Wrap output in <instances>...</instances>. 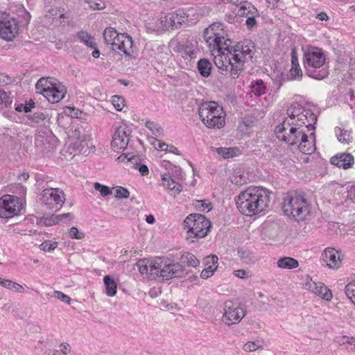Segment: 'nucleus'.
I'll return each mask as SVG.
<instances>
[{
	"label": "nucleus",
	"instance_id": "1",
	"mask_svg": "<svg viewBox=\"0 0 355 355\" xmlns=\"http://www.w3.org/2000/svg\"><path fill=\"white\" fill-rule=\"evenodd\" d=\"M285 119L276 127L275 132L277 138L289 146L298 144V149L304 154L313 153L315 150V132L310 133L309 139L307 135L309 130H306V127L295 126V123Z\"/></svg>",
	"mask_w": 355,
	"mask_h": 355
},
{
	"label": "nucleus",
	"instance_id": "2",
	"mask_svg": "<svg viewBox=\"0 0 355 355\" xmlns=\"http://www.w3.org/2000/svg\"><path fill=\"white\" fill-rule=\"evenodd\" d=\"M270 191L260 187H250L241 192L236 199L239 211L252 216L265 212L269 206Z\"/></svg>",
	"mask_w": 355,
	"mask_h": 355
},
{
	"label": "nucleus",
	"instance_id": "3",
	"mask_svg": "<svg viewBox=\"0 0 355 355\" xmlns=\"http://www.w3.org/2000/svg\"><path fill=\"white\" fill-rule=\"evenodd\" d=\"M311 204L304 192L291 191L284 198L282 211L284 215L295 220H304L310 215Z\"/></svg>",
	"mask_w": 355,
	"mask_h": 355
},
{
	"label": "nucleus",
	"instance_id": "4",
	"mask_svg": "<svg viewBox=\"0 0 355 355\" xmlns=\"http://www.w3.org/2000/svg\"><path fill=\"white\" fill-rule=\"evenodd\" d=\"M304 65L306 74L312 78L322 80L329 75L324 55L319 48L313 47L304 53Z\"/></svg>",
	"mask_w": 355,
	"mask_h": 355
},
{
	"label": "nucleus",
	"instance_id": "5",
	"mask_svg": "<svg viewBox=\"0 0 355 355\" xmlns=\"http://www.w3.org/2000/svg\"><path fill=\"white\" fill-rule=\"evenodd\" d=\"M254 48L253 42L248 40L239 42L234 46L233 54L231 56L234 60V64L232 65V69L229 71L232 78H239L243 69L244 63L253 58Z\"/></svg>",
	"mask_w": 355,
	"mask_h": 355
},
{
	"label": "nucleus",
	"instance_id": "6",
	"mask_svg": "<svg viewBox=\"0 0 355 355\" xmlns=\"http://www.w3.org/2000/svg\"><path fill=\"white\" fill-rule=\"evenodd\" d=\"M198 114L203 123L209 128H221L225 125V112L223 107L215 101L202 103Z\"/></svg>",
	"mask_w": 355,
	"mask_h": 355
},
{
	"label": "nucleus",
	"instance_id": "7",
	"mask_svg": "<svg viewBox=\"0 0 355 355\" xmlns=\"http://www.w3.org/2000/svg\"><path fill=\"white\" fill-rule=\"evenodd\" d=\"M153 269L155 270L154 275L165 280L182 278L187 275L184 266L164 257H156Z\"/></svg>",
	"mask_w": 355,
	"mask_h": 355
},
{
	"label": "nucleus",
	"instance_id": "8",
	"mask_svg": "<svg viewBox=\"0 0 355 355\" xmlns=\"http://www.w3.org/2000/svg\"><path fill=\"white\" fill-rule=\"evenodd\" d=\"M35 89L37 93L42 94L51 103L60 102L67 92L65 86L52 77L40 78Z\"/></svg>",
	"mask_w": 355,
	"mask_h": 355
},
{
	"label": "nucleus",
	"instance_id": "9",
	"mask_svg": "<svg viewBox=\"0 0 355 355\" xmlns=\"http://www.w3.org/2000/svg\"><path fill=\"white\" fill-rule=\"evenodd\" d=\"M286 114L289 116L286 119L293 121L295 126L306 127V130L314 132L318 119L316 115L311 110L296 103L287 109Z\"/></svg>",
	"mask_w": 355,
	"mask_h": 355
},
{
	"label": "nucleus",
	"instance_id": "10",
	"mask_svg": "<svg viewBox=\"0 0 355 355\" xmlns=\"http://www.w3.org/2000/svg\"><path fill=\"white\" fill-rule=\"evenodd\" d=\"M183 226L184 229L187 230L188 236L203 238L207 235L211 225L205 216L191 214L184 219Z\"/></svg>",
	"mask_w": 355,
	"mask_h": 355
},
{
	"label": "nucleus",
	"instance_id": "11",
	"mask_svg": "<svg viewBox=\"0 0 355 355\" xmlns=\"http://www.w3.org/2000/svg\"><path fill=\"white\" fill-rule=\"evenodd\" d=\"M41 201L47 209L57 211L62 207L65 194L59 188L47 187L42 192Z\"/></svg>",
	"mask_w": 355,
	"mask_h": 355
},
{
	"label": "nucleus",
	"instance_id": "12",
	"mask_svg": "<svg viewBox=\"0 0 355 355\" xmlns=\"http://www.w3.org/2000/svg\"><path fill=\"white\" fill-rule=\"evenodd\" d=\"M203 37L205 42L209 48L211 46H220L221 40L227 37L225 26L220 22H215L205 28L203 32Z\"/></svg>",
	"mask_w": 355,
	"mask_h": 355
},
{
	"label": "nucleus",
	"instance_id": "13",
	"mask_svg": "<svg viewBox=\"0 0 355 355\" xmlns=\"http://www.w3.org/2000/svg\"><path fill=\"white\" fill-rule=\"evenodd\" d=\"M22 209V204L17 196L5 195L0 198V217L12 218Z\"/></svg>",
	"mask_w": 355,
	"mask_h": 355
},
{
	"label": "nucleus",
	"instance_id": "14",
	"mask_svg": "<svg viewBox=\"0 0 355 355\" xmlns=\"http://www.w3.org/2000/svg\"><path fill=\"white\" fill-rule=\"evenodd\" d=\"M17 34L16 20L6 12H0V37L6 41H12Z\"/></svg>",
	"mask_w": 355,
	"mask_h": 355
},
{
	"label": "nucleus",
	"instance_id": "15",
	"mask_svg": "<svg viewBox=\"0 0 355 355\" xmlns=\"http://www.w3.org/2000/svg\"><path fill=\"white\" fill-rule=\"evenodd\" d=\"M244 310L234 304L231 301L226 302L224 304V314L226 323L228 324L239 323L245 316Z\"/></svg>",
	"mask_w": 355,
	"mask_h": 355
},
{
	"label": "nucleus",
	"instance_id": "16",
	"mask_svg": "<svg viewBox=\"0 0 355 355\" xmlns=\"http://www.w3.org/2000/svg\"><path fill=\"white\" fill-rule=\"evenodd\" d=\"M131 131L125 125L117 127L112 137V146L119 150H125L130 141Z\"/></svg>",
	"mask_w": 355,
	"mask_h": 355
},
{
	"label": "nucleus",
	"instance_id": "17",
	"mask_svg": "<svg viewBox=\"0 0 355 355\" xmlns=\"http://www.w3.org/2000/svg\"><path fill=\"white\" fill-rule=\"evenodd\" d=\"M114 42L111 44V49L112 51H120L127 56H131L133 51L132 50L133 46L132 38L128 34H118L117 37L114 39Z\"/></svg>",
	"mask_w": 355,
	"mask_h": 355
},
{
	"label": "nucleus",
	"instance_id": "18",
	"mask_svg": "<svg viewBox=\"0 0 355 355\" xmlns=\"http://www.w3.org/2000/svg\"><path fill=\"white\" fill-rule=\"evenodd\" d=\"M173 170L176 174V176L173 175V173L170 172L164 173L162 175V184L166 187L171 192V195L175 196L180 193L182 189V185L177 182L174 178L181 175L182 171L180 167L173 166Z\"/></svg>",
	"mask_w": 355,
	"mask_h": 355
},
{
	"label": "nucleus",
	"instance_id": "19",
	"mask_svg": "<svg viewBox=\"0 0 355 355\" xmlns=\"http://www.w3.org/2000/svg\"><path fill=\"white\" fill-rule=\"evenodd\" d=\"M210 49L211 55L214 56V61L216 66L222 71H228L232 69V65L234 64L233 59L231 55H227L219 48L218 49Z\"/></svg>",
	"mask_w": 355,
	"mask_h": 355
},
{
	"label": "nucleus",
	"instance_id": "20",
	"mask_svg": "<svg viewBox=\"0 0 355 355\" xmlns=\"http://www.w3.org/2000/svg\"><path fill=\"white\" fill-rule=\"evenodd\" d=\"M321 259L329 268L337 269L342 263L340 254L338 250L332 248H327L321 255Z\"/></svg>",
	"mask_w": 355,
	"mask_h": 355
},
{
	"label": "nucleus",
	"instance_id": "21",
	"mask_svg": "<svg viewBox=\"0 0 355 355\" xmlns=\"http://www.w3.org/2000/svg\"><path fill=\"white\" fill-rule=\"evenodd\" d=\"M237 15L247 17L245 24L248 28H252L257 24L255 16L259 15L258 10L251 3L245 2L239 7Z\"/></svg>",
	"mask_w": 355,
	"mask_h": 355
},
{
	"label": "nucleus",
	"instance_id": "22",
	"mask_svg": "<svg viewBox=\"0 0 355 355\" xmlns=\"http://www.w3.org/2000/svg\"><path fill=\"white\" fill-rule=\"evenodd\" d=\"M330 162L339 168H349L354 164V157L349 153H338L331 158Z\"/></svg>",
	"mask_w": 355,
	"mask_h": 355
},
{
	"label": "nucleus",
	"instance_id": "23",
	"mask_svg": "<svg viewBox=\"0 0 355 355\" xmlns=\"http://www.w3.org/2000/svg\"><path fill=\"white\" fill-rule=\"evenodd\" d=\"M306 286H309V289H310L313 293L321 297L322 299L327 301L331 300V292L324 284L320 282L318 284L315 282H310L306 284Z\"/></svg>",
	"mask_w": 355,
	"mask_h": 355
},
{
	"label": "nucleus",
	"instance_id": "24",
	"mask_svg": "<svg viewBox=\"0 0 355 355\" xmlns=\"http://www.w3.org/2000/svg\"><path fill=\"white\" fill-rule=\"evenodd\" d=\"M218 258L216 255H210L204 259L205 264L208 266L201 272L200 277L202 279H207L213 275L218 267Z\"/></svg>",
	"mask_w": 355,
	"mask_h": 355
},
{
	"label": "nucleus",
	"instance_id": "25",
	"mask_svg": "<svg viewBox=\"0 0 355 355\" xmlns=\"http://www.w3.org/2000/svg\"><path fill=\"white\" fill-rule=\"evenodd\" d=\"M154 260H148L146 259H139L136 263L139 271L141 274H154V269H153V265Z\"/></svg>",
	"mask_w": 355,
	"mask_h": 355
},
{
	"label": "nucleus",
	"instance_id": "26",
	"mask_svg": "<svg viewBox=\"0 0 355 355\" xmlns=\"http://www.w3.org/2000/svg\"><path fill=\"white\" fill-rule=\"evenodd\" d=\"M187 17H186L183 12H173L169 18L168 23L173 28H178L181 25L185 22Z\"/></svg>",
	"mask_w": 355,
	"mask_h": 355
},
{
	"label": "nucleus",
	"instance_id": "27",
	"mask_svg": "<svg viewBox=\"0 0 355 355\" xmlns=\"http://www.w3.org/2000/svg\"><path fill=\"white\" fill-rule=\"evenodd\" d=\"M180 264L187 265V266L196 267L200 264V261L191 253L184 252L180 258Z\"/></svg>",
	"mask_w": 355,
	"mask_h": 355
},
{
	"label": "nucleus",
	"instance_id": "28",
	"mask_svg": "<svg viewBox=\"0 0 355 355\" xmlns=\"http://www.w3.org/2000/svg\"><path fill=\"white\" fill-rule=\"evenodd\" d=\"M197 68L200 74L203 77H208L211 74V64L205 58L200 59L197 63Z\"/></svg>",
	"mask_w": 355,
	"mask_h": 355
},
{
	"label": "nucleus",
	"instance_id": "29",
	"mask_svg": "<svg viewBox=\"0 0 355 355\" xmlns=\"http://www.w3.org/2000/svg\"><path fill=\"white\" fill-rule=\"evenodd\" d=\"M104 284L105 286L106 294L108 296H114L116 293L117 285L115 280L110 275H106L103 278Z\"/></svg>",
	"mask_w": 355,
	"mask_h": 355
},
{
	"label": "nucleus",
	"instance_id": "30",
	"mask_svg": "<svg viewBox=\"0 0 355 355\" xmlns=\"http://www.w3.org/2000/svg\"><path fill=\"white\" fill-rule=\"evenodd\" d=\"M277 266L281 268L293 269L299 266L298 261L292 257H284L278 260Z\"/></svg>",
	"mask_w": 355,
	"mask_h": 355
},
{
	"label": "nucleus",
	"instance_id": "31",
	"mask_svg": "<svg viewBox=\"0 0 355 355\" xmlns=\"http://www.w3.org/2000/svg\"><path fill=\"white\" fill-rule=\"evenodd\" d=\"M128 162H130L134 167L139 170L141 175H146L148 174L149 171L146 165L140 163L139 156L132 155L128 158Z\"/></svg>",
	"mask_w": 355,
	"mask_h": 355
},
{
	"label": "nucleus",
	"instance_id": "32",
	"mask_svg": "<svg viewBox=\"0 0 355 355\" xmlns=\"http://www.w3.org/2000/svg\"><path fill=\"white\" fill-rule=\"evenodd\" d=\"M251 92L256 96H261L266 93V87L262 80H257L251 83Z\"/></svg>",
	"mask_w": 355,
	"mask_h": 355
},
{
	"label": "nucleus",
	"instance_id": "33",
	"mask_svg": "<svg viewBox=\"0 0 355 355\" xmlns=\"http://www.w3.org/2000/svg\"><path fill=\"white\" fill-rule=\"evenodd\" d=\"M118 34L114 28H106L103 33L105 43L107 45H111L112 42H114V39L117 37Z\"/></svg>",
	"mask_w": 355,
	"mask_h": 355
},
{
	"label": "nucleus",
	"instance_id": "34",
	"mask_svg": "<svg viewBox=\"0 0 355 355\" xmlns=\"http://www.w3.org/2000/svg\"><path fill=\"white\" fill-rule=\"evenodd\" d=\"M232 41L227 37L224 40H221V45L220 46H211L212 49H220L221 51H224L227 55H232L233 47L231 46Z\"/></svg>",
	"mask_w": 355,
	"mask_h": 355
},
{
	"label": "nucleus",
	"instance_id": "35",
	"mask_svg": "<svg viewBox=\"0 0 355 355\" xmlns=\"http://www.w3.org/2000/svg\"><path fill=\"white\" fill-rule=\"evenodd\" d=\"M77 36L80 40L87 46L90 48H95L96 43L93 41L92 36L87 32L83 31H79L77 34Z\"/></svg>",
	"mask_w": 355,
	"mask_h": 355
},
{
	"label": "nucleus",
	"instance_id": "36",
	"mask_svg": "<svg viewBox=\"0 0 355 355\" xmlns=\"http://www.w3.org/2000/svg\"><path fill=\"white\" fill-rule=\"evenodd\" d=\"M10 93H7L4 90L0 89V109L10 106L12 102V97Z\"/></svg>",
	"mask_w": 355,
	"mask_h": 355
},
{
	"label": "nucleus",
	"instance_id": "37",
	"mask_svg": "<svg viewBox=\"0 0 355 355\" xmlns=\"http://www.w3.org/2000/svg\"><path fill=\"white\" fill-rule=\"evenodd\" d=\"M345 292L347 297L355 304V280L346 285Z\"/></svg>",
	"mask_w": 355,
	"mask_h": 355
},
{
	"label": "nucleus",
	"instance_id": "38",
	"mask_svg": "<svg viewBox=\"0 0 355 355\" xmlns=\"http://www.w3.org/2000/svg\"><path fill=\"white\" fill-rule=\"evenodd\" d=\"M262 347V345L260 343V341L257 340V342L249 341L243 345V350L248 352H254L258 349Z\"/></svg>",
	"mask_w": 355,
	"mask_h": 355
},
{
	"label": "nucleus",
	"instance_id": "39",
	"mask_svg": "<svg viewBox=\"0 0 355 355\" xmlns=\"http://www.w3.org/2000/svg\"><path fill=\"white\" fill-rule=\"evenodd\" d=\"M216 151L218 154L222 155L225 159L232 157L234 156V148H217Z\"/></svg>",
	"mask_w": 355,
	"mask_h": 355
},
{
	"label": "nucleus",
	"instance_id": "40",
	"mask_svg": "<svg viewBox=\"0 0 355 355\" xmlns=\"http://www.w3.org/2000/svg\"><path fill=\"white\" fill-rule=\"evenodd\" d=\"M94 187L96 191H98L101 193V195L103 197L112 194V189L105 185H103L99 182H95Z\"/></svg>",
	"mask_w": 355,
	"mask_h": 355
},
{
	"label": "nucleus",
	"instance_id": "41",
	"mask_svg": "<svg viewBox=\"0 0 355 355\" xmlns=\"http://www.w3.org/2000/svg\"><path fill=\"white\" fill-rule=\"evenodd\" d=\"M238 254L241 259L246 263H249L253 259L252 257V253L249 250L240 249L238 250Z\"/></svg>",
	"mask_w": 355,
	"mask_h": 355
},
{
	"label": "nucleus",
	"instance_id": "42",
	"mask_svg": "<svg viewBox=\"0 0 355 355\" xmlns=\"http://www.w3.org/2000/svg\"><path fill=\"white\" fill-rule=\"evenodd\" d=\"M112 103L115 109L118 111L122 110L123 107L125 105L124 98L119 96H112Z\"/></svg>",
	"mask_w": 355,
	"mask_h": 355
},
{
	"label": "nucleus",
	"instance_id": "43",
	"mask_svg": "<svg viewBox=\"0 0 355 355\" xmlns=\"http://www.w3.org/2000/svg\"><path fill=\"white\" fill-rule=\"evenodd\" d=\"M89 7L94 10H101L105 7V4L102 0H85Z\"/></svg>",
	"mask_w": 355,
	"mask_h": 355
},
{
	"label": "nucleus",
	"instance_id": "44",
	"mask_svg": "<svg viewBox=\"0 0 355 355\" xmlns=\"http://www.w3.org/2000/svg\"><path fill=\"white\" fill-rule=\"evenodd\" d=\"M35 106V103L31 100L28 103L26 104H18L15 105V110L17 112H21L24 111L26 113H28L31 111V108Z\"/></svg>",
	"mask_w": 355,
	"mask_h": 355
},
{
	"label": "nucleus",
	"instance_id": "45",
	"mask_svg": "<svg viewBox=\"0 0 355 355\" xmlns=\"http://www.w3.org/2000/svg\"><path fill=\"white\" fill-rule=\"evenodd\" d=\"M58 246L57 242H49L45 241L40 245V248L42 250L51 252L54 250Z\"/></svg>",
	"mask_w": 355,
	"mask_h": 355
},
{
	"label": "nucleus",
	"instance_id": "46",
	"mask_svg": "<svg viewBox=\"0 0 355 355\" xmlns=\"http://www.w3.org/2000/svg\"><path fill=\"white\" fill-rule=\"evenodd\" d=\"M130 196L128 190L122 187H118L116 189L115 197L118 199L128 198Z\"/></svg>",
	"mask_w": 355,
	"mask_h": 355
},
{
	"label": "nucleus",
	"instance_id": "47",
	"mask_svg": "<svg viewBox=\"0 0 355 355\" xmlns=\"http://www.w3.org/2000/svg\"><path fill=\"white\" fill-rule=\"evenodd\" d=\"M290 73L292 76V79L300 80L302 77V71L300 69V65H298V67H291Z\"/></svg>",
	"mask_w": 355,
	"mask_h": 355
},
{
	"label": "nucleus",
	"instance_id": "48",
	"mask_svg": "<svg viewBox=\"0 0 355 355\" xmlns=\"http://www.w3.org/2000/svg\"><path fill=\"white\" fill-rule=\"evenodd\" d=\"M46 117V115L42 112H35L33 114H30L28 118L31 119L33 121L39 123L40 122L44 121Z\"/></svg>",
	"mask_w": 355,
	"mask_h": 355
},
{
	"label": "nucleus",
	"instance_id": "49",
	"mask_svg": "<svg viewBox=\"0 0 355 355\" xmlns=\"http://www.w3.org/2000/svg\"><path fill=\"white\" fill-rule=\"evenodd\" d=\"M69 235L72 239H81L85 236L84 233L79 232L78 230L76 227H72L70 229Z\"/></svg>",
	"mask_w": 355,
	"mask_h": 355
},
{
	"label": "nucleus",
	"instance_id": "50",
	"mask_svg": "<svg viewBox=\"0 0 355 355\" xmlns=\"http://www.w3.org/2000/svg\"><path fill=\"white\" fill-rule=\"evenodd\" d=\"M55 297L58 298V300H62V302L69 304H70V302H71V298L64 294L61 291H54V295H53Z\"/></svg>",
	"mask_w": 355,
	"mask_h": 355
},
{
	"label": "nucleus",
	"instance_id": "51",
	"mask_svg": "<svg viewBox=\"0 0 355 355\" xmlns=\"http://www.w3.org/2000/svg\"><path fill=\"white\" fill-rule=\"evenodd\" d=\"M154 141L152 144L154 145L155 148L157 149H160L162 150L168 151V148L169 146L168 144L162 142L155 138H153Z\"/></svg>",
	"mask_w": 355,
	"mask_h": 355
},
{
	"label": "nucleus",
	"instance_id": "52",
	"mask_svg": "<svg viewBox=\"0 0 355 355\" xmlns=\"http://www.w3.org/2000/svg\"><path fill=\"white\" fill-rule=\"evenodd\" d=\"M58 223V217L56 216H51L44 219V223L47 226L55 225Z\"/></svg>",
	"mask_w": 355,
	"mask_h": 355
},
{
	"label": "nucleus",
	"instance_id": "53",
	"mask_svg": "<svg viewBox=\"0 0 355 355\" xmlns=\"http://www.w3.org/2000/svg\"><path fill=\"white\" fill-rule=\"evenodd\" d=\"M13 282L9 279H3L0 278V285L3 286L5 288H7L8 289L12 288Z\"/></svg>",
	"mask_w": 355,
	"mask_h": 355
},
{
	"label": "nucleus",
	"instance_id": "54",
	"mask_svg": "<svg viewBox=\"0 0 355 355\" xmlns=\"http://www.w3.org/2000/svg\"><path fill=\"white\" fill-rule=\"evenodd\" d=\"M315 18L319 19L320 21H327V20H328L329 17L326 12H321L317 14Z\"/></svg>",
	"mask_w": 355,
	"mask_h": 355
},
{
	"label": "nucleus",
	"instance_id": "55",
	"mask_svg": "<svg viewBox=\"0 0 355 355\" xmlns=\"http://www.w3.org/2000/svg\"><path fill=\"white\" fill-rule=\"evenodd\" d=\"M340 130V134L338 135V139L340 141H347V139L346 138V136H347V131H343L341 130L340 129H339Z\"/></svg>",
	"mask_w": 355,
	"mask_h": 355
},
{
	"label": "nucleus",
	"instance_id": "56",
	"mask_svg": "<svg viewBox=\"0 0 355 355\" xmlns=\"http://www.w3.org/2000/svg\"><path fill=\"white\" fill-rule=\"evenodd\" d=\"M234 275L239 278H245L246 277V271L245 270H237L234 272Z\"/></svg>",
	"mask_w": 355,
	"mask_h": 355
},
{
	"label": "nucleus",
	"instance_id": "57",
	"mask_svg": "<svg viewBox=\"0 0 355 355\" xmlns=\"http://www.w3.org/2000/svg\"><path fill=\"white\" fill-rule=\"evenodd\" d=\"M70 350V345L68 343H62L61 345V352L66 355Z\"/></svg>",
	"mask_w": 355,
	"mask_h": 355
},
{
	"label": "nucleus",
	"instance_id": "58",
	"mask_svg": "<svg viewBox=\"0 0 355 355\" xmlns=\"http://www.w3.org/2000/svg\"><path fill=\"white\" fill-rule=\"evenodd\" d=\"M11 290L21 293L24 291V288L20 284L13 282Z\"/></svg>",
	"mask_w": 355,
	"mask_h": 355
},
{
	"label": "nucleus",
	"instance_id": "59",
	"mask_svg": "<svg viewBox=\"0 0 355 355\" xmlns=\"http://www.w3.org/2000/svg\"><path fill=\"white\" fill-rule=\"evenodd\" d=\"M291 64L292 67H298V59L297 56L295 55L294 52L292 53V57H291Z\"/></svg>",
	"mask_w": 355,
	"mask_h": 355
},
{
	"label": "nucleus",
	"instance_id": "60",
	"mask_svg": "<svg viewBox=\"0 0 355 355\" xmlns=\"http://www.w3.org/2000/svg\"><path fill=\"white\" fill-rule=\"evenodd\" d=\"M168 151L175 155H180V151L178 150V148L173 145H169L168 148Z\"/></svg>",
	"mask_w": 355,
	"mask_h": 355
},
{
	"label": "nucleus",
	"instance_id": "61",
	"mask_svg": "<svg viewBox=\"0 0 355 355\" xmlns=\"http://www.w3.org/2000/svg\"><path fill=\"white\" fill-rule=\"evenodd\" d=\"M72 214H70V213H68V214H60V215H58L56 216L58 217V222L61 221L62 219L64 218H67V217H70L71 216Z\"/></svg>",
	"mask_w": 355,
	"mask_h": 355
},
{
	"label": "nucleus",
	"instance_id": "62",
	"mask_svg": "<svg viewBox=\"0 0 355 355\" xmlns=\"http://www.w3.org/2000/svg\"><path fill=\"white\" fill-rule=\"evenodd\" d=\"M146 221L149 224H153L155 223V217L153 215H148L146 218Z\"/></svg>",
	"mask_w": 355,
	"mask_h": 355
},
{
	"label": "nucleus",
	"instance_id": "63",
	"mask_svg": "<svg viewBox=\"0 0 355 355\" xmlns=\"http://www.w3.org/2000/svg\"><path fill=\"white\" fill-rule=\"evenodd\" d=\"M146 125L148 128L153 130V128H155L157 125L155 124L153 122L151 121H147L146 123Z\"/></svg>",
	"mask_w": 355,
	"mask_h": 355
},
{
	"label": "nucleus",
	"instance_id": "64",
	"mask_svg": "<svg viewBox=\"0 0 355 355\" xmlns=\"http://www.w3.org/2000/svg\"><path fill=\"white\" fill-rule=\"evenodd\" d=\"M129 154H122L117 159L121 161V162H123L125 159H128V158H130V157H128Z\"/></svg>",
	"mask_w": 355,
	"mask_h": 355
}]
</instances>
